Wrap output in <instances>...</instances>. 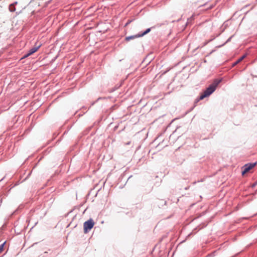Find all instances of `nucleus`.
<instances>
[{"label": "nucleus", "instance_id": "obj_1", "mask_svg": "<svg viewBox=\"0 0 257 257\" xmlns=\"http://www.w3.org/2000/svg\"><path fill=\"white\" fill-rule=\"evenodd\" d=\"M221 79H215L214 80L213 83L210 85L208 88L203 92V93L200 95L199 99L202 100L204 98L209 96L212 94L216 89L217 86L221 82Z\"/></svg>", "mask_w": 257, "mask_h": 257}, {"label": "nucleus", "instance_id": "obj_2", "mask_svg": "<svg viewBox=\"0 0 257 257\" xmlns=\"http://www.w3.org/2000/svg\"><path fill=\"white\" fill-rule=\"evenodd\" d=\"M94 225V222L92 219L90 218L88 220L85 221L83 224L84 232L87 233L91 230Z\"/></svg>", "mask_w": 257, "mask_h": 257}, {"label": "nucleus", "instance_id": "obj_3", "mask_svg": "<svg viewBox=\"0 0 257 257\" xmlns=\"http://www.w3.org/2000/svg\"><path fill=\"white\" fill-rule=\"evenodd\" d=\"M256 163H248L244 165L241 168L242 175H244L245 174L248 173L251 169H252L255 165Z\"/></svg>", "mask_w": 257, "mask_h": 257}, {"label": "nucleus", "instance_id": "obj_4", "mask_svg": "<svg viewBox=\"0 0 257 257\" xmlns=\"http://www.w3.org/2000/svg\"><path fill=\"white\" fill-rule=\"evenodd\" d=\"M40 46H41V45H39L38 46H36V47L31 49L30 50V51H29V53L27 55V56H30V55L33 54V53H34L35 52H36V51H37V50L39 49V48L40 47Z\"/></svg>", "mask_w": 257, "mask_h": 257}, {"label": "nucleus", "instance_id": "obj_5", "mask_svg": "<svg viewBox=\"0 0 257 257\" xmlns=\"http://www.w3.org/2000/svg\"><path fill=\"white\" fill-rule=\"evenodd\" d=\"M150 31H151V29L150 28L147 29L144 33H143L141 35H139V36L140 37L143 36L145 35H146V34H148V33H149L150 32Z\"/></svg>", "mask_w": 257, "mask_h": 257}, {"label": "nucleus", "instance_id": "obj_6", "mask_svg": "<svg viewBox=\"0 0 257 257\" xmlns=\"http://www.w3.org/2000/svg\"><path fill=\"white\" fill-rule=\"evenodd\" d=\"M245 55H243L241 57H240L236 62V63H235V64L241 62L245 57Z\"/></svg>", "mask_w": 257, "mask_h": 257}, {"label": "nucleus", "instance_id": "obj_7", "mask_svg": "<svg viewBox=\"0 0 257 257\" xmlns=\"http://www.w3.org/2000/svg\"><path fill=\"white\" fill-rule=\"evenodd\" d=\"M5 244V242L3 243L1 245H0V252H2L4 250V246Z\"/></svg>", "mask_w": 257, "mask_h": 257}, {"label": "nucleus", "instance_id": "obj_8", "mask_svg": "<svg viewBox=\"0 0 257 257\" xmlns=\"http://www.w3.org/2000/svg\"><path fill=\"white\" fill-rule=\"evenodd\" d=\"M125 39L126 40L128 41V37H125Z\"/></svg>", "mask_w": 257, "mask_h": 257}, {"label": "nucleus", "instance_id": "obj_9", "mask_svg": "<svg viewBox=\"0 0 257 257\" xmlns=\"http://www.w3.org/2000/svg\"><path fill=\"white\" fill-rule=\"evenodd\" d=\"M127 24H128V22H127V23H126L125 26H126V25H127Z\"/></svg>", "mask_w": 257, "mask_h": 257}]
</instances>
